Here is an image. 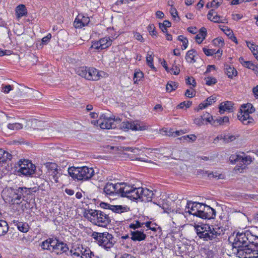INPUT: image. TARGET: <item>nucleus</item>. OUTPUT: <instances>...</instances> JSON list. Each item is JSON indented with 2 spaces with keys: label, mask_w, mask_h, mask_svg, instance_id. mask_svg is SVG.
I'll return each instance as SVG.
<instances>
[{
  "label": "nucleus",
  "mask_w": 258,
  "mask_h": 258,
  "mask_svg": "<svg viewBox=\"0 0 258 258\" xmlns=\"http://www.w3.org/2000/svg\"><path fill=\"white\" fill-rule=\"evenodd\" d=\"M232 245L233 248L237 249V254L239 257L251 258L248 255L258 248V236L249 232L238 233Z\"/></svg>",
  "instance_id": "f257e3e1"
},
{
  "label": "nucleus",
  "mask_w": 258,
  "mask_h": 258,
  "mask_svg": "<svg viewBox=\"0 0 258 258\" xmlns=\"http://www.w3.org/2000/svg\"><path fill=\"white\" fill-rule=\"evenodd\" d=\"M198 236L201 239L209 242V248L215 250L220 246L224 234V228L218 225H204L197 229Z\"/></svg>",
  "instance_id": "f03ea898"
},
{
  "label": "nucleus",
  "mask_w": 258,
  "mask_h": 258,
  "mask_svg": "<svg viewBox=\"0 0 258 258\" xmlns=\"http://www.w3.org/2000/svg\"><path fill=\"white\" fill-rule=\"evenodd\" d=\"M109 215V213L100 210L89 209L85 212L84 216L95 225L106 227L111 222Z\"/></svg>",
  "instance_id": "7ed1b4c3"
},
{
  "label": "nucleus",
  "mask_w": 258,
  "mask_h": 258,
  "mask_svg": "<svg viewBox=\"0 0 258 258\" xmlns=\"http://www.w3.org/2000/svg\"><path fill=\"white\" fill-rule=\"evenodd\" d=\"M68 173L74 179L79 180H87L91 179L94 175V170L93 168L87 166L71 167L69 168Z\"/></svg>",
  "instance_id": "20e7f679"
},
{
  "label": "nucleus",
  "mask_w": 258,
  "mask_h": 258,
  "mask_svg": "<svg viewBox=\"0 0 258 258\" xmlns=\"http://www.w3.org/2000/svg\"><path fill=\"white\" fill-rule=\"evenodd\" d=\"M92 236L100 246L107 250L112 247L116 242L112 235L107 232H94Z\"/></svg>",
  "instance_id": "39448f33"
},
{
  "label": "nucleus",
  "mask_w": 258,
  "mask_h": 258,
  "mask_svg": "<svg viewBox=\"0 0 258 258\" xmlns=\"http://www.w3.org/2000/svg\"><path fill=\"white\" fill-rule=\"evenodd\" d=\"M9 193L11 195L9 196V199H6L10 203L12 204H19L22 202V200L30 195V190L28 188L25 187H19L17 188H11L8 190Z\"/></svg>",
  "instance_id": "423d86ee"
},
{
  "label": "nucleus",
  "mask_w": 258,
  "mask_h": 258,
  "mask_svg": "<svg viewBox=\"0 0 258 258\" xmlns=\"http://www.w3.org/2000/svg\"><path fill=\"white\" fill-rule=\"evenodd\" d=\"M19 166V169L18 172L20 173V175L32 177L33 175L34 174V176L36 177L40 174L39 173L37 172L36 166L28 160L24 159L20 160Z\"/></svg>",
  "instance_id": "0eeeda50"
},
{
  "label": "nucleus",
  "mask_w": 258,
  "mask_h": 258,
  "mask_svg": "<svg viewBox=\"0 0 258 258\" xmlns=\"http://www.w3.org/2000/svg\"><path fill=\"white\" fill-rule=\"evenodd\" d=\"M75 71L79 76L88 80L97 81L100 77L98 70L94 68L81 67L76 68Z\"/></svg>",
  "instance_id": "6e6552de"
},
{
  "label": "nucleus",
  "mask_w": 258,
  "mask_h": 258,
  "mask_svg": "<svg viewBox=\"0 0 258 258\" xmlns=\"http://www.w3.org/2000/svg\"><path fill=\"white\" fill-rule=\"evenodd\" d=\"M216 214V212L215 209L209 206L202 203L197 217L202 219H211L215 217Z\"/></svg>",
  "instance_id": "1a4fd4ad"
},
{
  "label": "nucleus",
  "mask_w": 258,
  "mask_h": 258,
  "mask_svg": "<svg viewBox=\"0 0 258 258\" xmlns=\"http://www.w3.org/2000/svg\"><path fill=\"white\" fill-rule=\"evenodd\" d=\"M242 154V156L239 154L232 155L229 158L232 163L239 162V167L241 169H244L246 166L249 164L252 161L251 158L249 156H245L243 153Z\"/></svg>",
  "instance_id": "9d476101"
},
{
  "label": "nucleus",
  "mask_w": 258,
  "mask_h": 258,
  "mask_svg": "<svg viewBox=\"0 0 258 258\" xmlns=\"http://www.w3.org/2000/svg\"><path fill=\"white\" fill-rule=\"evenodd\" d=\"M147 126L143 122H140L138 120L134 121H124L120 125L121 129L132 130L133 131H144L147 129Z\"/></svg>",
  "instance_id": "9b49d317"
},
{
  "label": "nucleus",
  "mask_w": 258,
  "mask_h": 258,
  "mask_svg": "<svg viewBox=\"0 0 258 258\" xmlns=\"http://www.w3.org/2000/svg\"><path fill=\"white\" fill-rule=\"evenodd\" d=\"M46 167L48 176L56 183L58 182V178L61 173L60 172V169L58 168V165L54 163H47Z\"/></svg>",
  "instance_id": "f8f14e48"
},
{
  "label": "nucleus",
  "mask_w": 258,
  "mask_h": 258,
  "mask_svg": "<svg viewBox=\"0 0 258 258\" xmlns=\"http://www.w3.org/2000/svg\"><path fill=\"white\" fill-rule=\"evenodd\" d=\"M124 197H126L131 200H137L140 199L141 200V194L142 190L141 187L136 188L127 185L126 187Z\"/></svg>",
  "instance_id": "ddd939ff"
},
{
  "label": "nucleus",
  "mask_w": 258,
  "mask_h": 258,
  "mask_svg": "<svg viewBox=\"0 0 258 258\" xmlns=\"http://www.w3.org/2000/svg\"><path fill=\"white\" fill-rule=\"evenodd\" d=\"M101 208L105 210H111L112 212L120 214L129 211L130 208L127 206H123L121 205H112L106 203L102 202L100 204Z\"/></svg>",
  "instance_id": "4468645a"
},
{
  "label": "nucleus",
  "mask_w": 258,
  "mask_h": 258,
  "mask_svg": "<svg viewBox=\"0 0 258 258\" xmlns=\"http://www.w3.org/2000/svg\"><path fill=\"white\" fill-rule=\"evenodd\" d=\"M201 204L202 203L198 202L188 201L185 207V210L187 209L188 211H185V212L197 217Z\"/></svg>",
  "instance_id": "2eb2a0df"
},
{
  "label": "nucleus",
  "mask_w": 258,
  "mask_h": 258,
  "mask_svg": "<svg viewBox=\"0 0 258 258\" xmlns=\"http://www.w3.org/2000/svg\"><path fill=\"white\" fill-rule=\"evenodd\" d=\"M250 113H251L244 112L243 111H240L237 114V117L244 124L248 125L253 124L254 120L252 117L250 116L249 114Z\"/></svg>",
  "instance_id": "dca6fc26"
},
{
  "label": "nucleus",
  "mask_w": 258,
  "mask_h": 258,
  "mask_svg": "<svg viewBox=\"0 0 258 258\" xmlns=\"http://www.w3.org/2000/svg\"><path fill=\"white\" fill-rule=\"evenodd\" d=\"M114 187V196H120L124 197L125 192L127 191L126 187L127 184L124 182L116 183L113 184Z\"/></svg>",
  "instance_id": "f3484780"
},
{
  "label": "nucleus",
  "mask_w": 258,
  "mask_h": 258,
  "mask_svg": "<svg viewBox=\"0 0 258 258\" xmlns=\"http://www.w3.org/2000/svg\"><path fill=\"white\" fill-rule=\"evenodd\" d=\"M131 239L134 241H141L146 238V235L144 230L131 231Z\"/></svg>",
  "instance_id": "a211bd4d"
},
{
  "label": "nucleus",
  "mask_w": 258,
  "mask_h": 258,
  "mask_svg": "<svg viewBox=\"0 0 258 258\" xmlns=\"http://www.w3.org/2000/svg\"><path fill=\"white\" fill-rule=\"evenodd\" d=\"M141 201L144 202H150L152 200L154 194L153 191L148 188L141 187Z\"/></svg>",
  "instance_id": "6ab92c4d"
},
{
  "label": "nucleus",
  "mask_w": 258,
  "mask_h": 258,
  "mask_svg": "<svg viewBox=\"0 0 258 258\" xmlns=\"http://www.w3.org/2000/svg\"><path fill=\"white\" fill-rule=\"evenodd\" d=\"M114 121L115 118L109 117L108 119L100 121V127L102 129L114 128L116 127V125L114 124Z\"/></svg>",
  "instance_id": "aec40b11"
},
{
  "label": "nucleus",
  "mask_w": 258,
  "mask_h": 258,
  "mask_svg": "<svg viewBox=\"0 0 258 258\" xmlns=\"http://www.w3.org/2000/svg\"><path fill=\"white\" fill-rule=\"evenodd\" d=\"M233 103L231 101L222 102L219 107L220 113L223 114L226 111L229 112H232L233 109Z\"/></svg>",
  "instance_id": "412c9836"
},
{
  "label": "nucleus",
  "mask_w": 258,
  "mask_h": 258,
  "mask_svg": "<svg viewBox=\"0 0 258 258\" xmlns=\"http://www.w3.org/2000/svg\"><path fill=\"white\" fill-rule=\"evenodd\" d=\"M69 248L67 244L62 241H60L59 243L54 247L52 252H54L57 254L66 252L69 250Z\"/></svg>",
  "instance_id": "4be33fe9"
},
{
  "label": "nucleus",
  "mask_w": 258,
  "mask_h": 258,
  "mask_svg": "<svg viewBox=\"0 0 258 258\" xmlns=\"http://www.w3.org/2000/svg\"><path fill=\"white\" fill-rule=\"evenodd\" d=\"M224 69L225 74L228 76V78L230 79H232L237 75V71L231 66L225 64Z\"/></svg>",
  "instance_id": "5701e85b"
},
{
  "label": "nucleus",
  "mask_w": 258,
  "mask_h": 258,
  "mask_svg": "<svg viewBox=\"0 0 258 258\" xmlns=\"http://www.w3.org/2000/svg\"><path fill=\"white\" fill-rule=\"evenodd\" d=\"M12 158V155L10 153L0 149V163H4L8 160L10 161Z\"/></svg>",
  "instance_id": "b1692460"
},
{
  "label": "nucleus",
  "mask_w": 258,
  "mask_h": 258,
  "mask_svg": "<svg viewBox=\"0 0 258 258\" xmlns=\"http://www.w3.org/2000/svg\"><path fill=\"white\" fill-rule=\"evenodd\" d=\"M16 16L18 18L25 16L27 14V9L24 5H20L16 8Z\"/></svg>",
  "instance_id": "393cba45"
},
{
  "label": "nucleus",
  "mask_w": 258,
  "mask_h": 258,
  "mask_svg": "<svg viewBox=\"0 0 258 258\" xmlns=\"http://www.w3.org/2000/svg\"><path fill=\"white\" fill-rule=\"evenodd\" d=\"M197 53L196 50L194 49L188 50L186 54L185 59L190 63H195L196 61L195 58Z\"/></svg>",
  "instance_id": "a878e982"
},
{
  "label": "nucleus",
  "mask_w": 258,
  "mask_h": 258,
  "mask_svg": "<svg viewBox=\"0 0 258 258\" xmlns=\"http://www.w3.org/2000/svg\"><path fill=\"white\" fill-rule=\"evenodd\" d=\"M229 122V118L227 116L219 117L213 120L212 125L214 126H217L219 125H222L224 123Z\"/></svg>",
  "instance_id": "bb28decb"
},
{
  "label": "nucleus",
  "mask_w": 258,
  "mask_h": 258,
  "mask_svg": "<svg viewBox=\"0 0 258 258\" xmlns=\"http://www.w3.org/2000/svg\"><path fill=\"white\" fill-rule=\"evenodd\" d=\"M114 187L113 183L107 182L103 188L104 192L108 196H114Z\"/></svg>",
  "instance_id": "cd10ccee"
},
{
  "label": "nucleus",
  "mask_w": 258,
  "mask_h": 258,
  "mask_svg": "<svg viewBox=\"0 0 258 258\" xmlns=\"http://www.w3.org/2000/svg\"><path fill=\"white\" fill-rule=\"evenodd\" d=\"M8 230V223L5 220L0 219V236L5 235Z\"/></svg>",
  "instance_id": "c85d7f7f"
},
{
  "label": "nucleus",
  "mask_w": 258,
  "mask_h": 258,
  "mask_svg": "<svg viewBox=\"0 0 258 258\" xmlns=\"http://www.w3.org/2000/svg\"><path fill=\"white\" fill-rule=\"evenodd\" d=\"M99 43H100V46H101V49H104L111 44V41L109 37H104L99 40Z\"/></svg>",
  "instance_id": "c756f323"
},
{
  "label": "nucleus",
  "mask_w": 258,
  "mask_h": 258,
  "mask_svg": "<svg viewBox=\"0 0 258 258\" xmlns=\"http://www.w3.org/2000/svg\"><path fill=\"white\" fill-rule=\"evenodd\" d=\"M240 111L252 113L254 112L255 108L251 103H247L241 106Z\"/></svg>",
  "instance_id": "7c9ffc66"
},
{
  "label": "nucleus",
  "mask_w": 258,
  "mask_h": 258,
  "mask_svg": "<svg viewBox=\"0 0 258 258\" xmlns=\"http://www.w3.org/2000/svg\"><path fill=\"white\" fill-rule=\"evenodd\" d=\"M178 87V84L173 81H169L166 85V90L168 92L175 90Z\"/></svg>",
  "instance_id": "2f4dec72"
},
{
  "label": "nucleus",
  "mask_w": 258,
  "mask_h": 258,
  "mask_svg": "<svg viewBox=\"0 0 258 258\" xmlns=\"http://www.w3.org/2000/svg\"><path fill=\"white\" fill-rule=\"evenodd\" d=\"M18 230L22 232L26 233L29 229V226L28 224L23 222H19L17 224Z\"/></svg>",
  "instance_id": "473e14b6"
},
{
  "label": "nucleus",
  "mask_w": 258,
  "mask_h": 258,
  "mask_svg": "<svg viewBox=\"0 0 258 258\" xmlns=\"http://www.w3.org/2000/svg\"><path fill=\"white\" fill-rule=\"evenodd\" d=\"M246 44L248 48L251 50L253 55L258 53V46L255 44L251 43L250 42L246 41Z\"/></svg>",
  "instance_id": "72a5a7b5"
},
{
  "label": "nucleus",
  "mask_w": 258,
  "mask_h": 258,
  "mask_svg": "<svg viewBox=\"0 0 258 258\" xmlns=\"http://www.w3.org/2000/svg\"><path fill=\"white\" fill-rule=\"evenodd\" d=\"M81 17L80 14L78 15L74 22V26L76 28H81L85 26L81 19Z\"/></svg>",
  "instance_id": "f704fd0d"
},
{
  "label": "nucleus",
  "mask_w": 258,
  "mask_h": 258,
  "mask_svg": "<svg viewBox=\"0 0 258 258\" xmlns=\"http://www.w3.org/2000/svg\"><path fill=\"white\" fill-rule=\"evenodd\" d=\"M144 224V223L137 220L135 221V223L131 224L129 225V227L134 230H137V229L142 227Z\"/></svg>",
  "instance_id": "c9c22d12"
},
{
  "label": "nucleus",
  "mask_w": 258,
  "mask_h": 258,
  "mask_svg": "<svg viewBox=\"0 0 258 258\" xmlns=\"http://www.w3.org/2000/svg\"><path fill=\"white\" fill-rule=\"evenodd\" d=\"M152 54H149L148 52L146 56V61L148 66L153 70H155V68L153 64V57L152 56Z\"/></svg>",
  "instance_id": "e433bc0d"
},
{
  "label": "nucleus",
  "mask_w": 258,
  "mask_h": 258,
  "mask_svg": "<svg viewBox=\"0 0 258 258\" xmlns=\"http://www.w3.org/2000/svg\"><path fill=\"white\" fill-rule=\"evenodd\" d=\"M8 127L12 130H18L23 128V125L20 123H9Z\"/></svg>",
  "instance_id": "4c0bfd02"
},
{
  "label": "nucleus",
  "mask_w": 258,
  "mask_h": 258,
  "mask_svg": "<svg viewBox=\"0 0 258 258\" xmlns=\"http://www.w3.org/2000/svg\"><path fill=\"white\" fill-rule=\"evenodd\" d=\"M48 241L49 242V244L50 245V248L51 249V251L54 249V247L56 246V245L59 243L60 241H59L56 238H48Z\"/></svg>",
  "instance_id": "58836bf2"
},
{
  "label": "nucleus",
  "mask_w": 258,
  "mask_h": 258,
  "mask_svg": "<svg viewBox=\"0 0 258 258\" xmlns=\"http://www.w3.org/2000/svg\"><path fill=\"white\" fill-rule=\"evenodd\" d=\"M243 66L248 69H252L258 73V67L254 66L251 61H247L244 62Z\"/></svg>",
  "instance_id": "ea45409f"
},
{
  "label": "nucleus",
  "mask_w": 258,
  "mask_h": 258,
  "mask_svg": "<svg viewBox=\"0 0 258 258\" xmlns=\"http://www.w3.org/2000/svg\"><path fill=\"white\" fill-rule=\"evenodd\" d=\"M213 44L215 46L222 47L224 45V40L221 37H218V38H215L213 40Z\"/></svg>",
  "instance_id": "a19ab883"
},
{
  "label": "nucleus",
  "mask_w": 258,
  "mask_h": 258,
  "mask_svg": "<svg viewBox=\"0 0 258 258\" xmlns=\"http://www.w3.org/2000/svg\"><path fill=\"white\" fill-rule=\"evenodd\" d=\"M205 80L206 81V85L208 86L213 85L217 83V79L212 77L205 78Z\"/></svg>",
  "instance_id": "79ce46f5"
},
{
  "label": "nucleus",
  "mask_w": 258,
  "mask_h": 258,
  "mask_svg": "<svg viewBox=\"0 0 258 258\" xmlns=\"http://www.w3.org/2000/svg\"><path fill=\"white\" fill-rule=\"evenodd\" d=\"M177 39L181 41V43H182V46L183 48H182V49H185L187 48L188 46V40L186 38H184L183 36L179 35Z\"/></svg>",
  "instance_id": "37998d69"
},
{
  "label": "nucleus",
  "mask_w": 258,
  "mask_h": 258,
  "mask_svg": "<svg viewBox=\"0 0 258 258\" xmlns=\"http://www.w3.org/2000/svg\"><path fill=\"white\" fill-rule=\"evenodd\" d=\"M219 28L227 36H230V35L232 34V33H233L232 31L230 28H229L227 26H219Z\"/></svg>",
  "instance_id": "c03bdc74"
},
{
  "label": "nucleus",
  "mask_w": 258,
  "mask_h": 258,
  "mask_svg": "<svg viewBox=\"0 0 258 258\" xmlns=\"http://www.w3.org/2000/svg\"><path fill=\"white\" fill-rule=\"evenodd\" d=\"M148 30L151 35H152V36H156L157 32L155 30V27L154 24H150L148 26Z\"/></svg>",
  "instance_id": "a18cd8bd"
},
{
  "label": "nucleus",
  "mask_w": 258,
  "mask_h": 258,
  "mask_svg": "<svg viewBox=\"0 0 258 258\" xmlns=\"http://www.w3.org/2000/svg\"><path fill=\"white\" fill-rule=\"evenodd\" d=\"M211 21L213 22H214V23H225V19L222 20L221 19V17L220 16L218 15H216L214 16L213 18L211 19Z\"/></svg>",
  "instance_id": "49530a36"
},
{
  "label": "nucleus",
  "mask_w": 258,
  "mask_h": 258,
  "mask_svg": "<svg viewBox=\"0 0 258 258\" xmlns=\"http://www.w3.org/2000/svg\"><path fill=\"white\" fill-rule=\"evenodd\" d=\"M144 76V74L141 72H137L134 74V82L137 83L138 81H140Z\"/></svg>",
  "instance_id": "de8ad7c7"
},
{
  "label": "nucleus",
  "mask_w": 258,
  "mask_h": 258,
  "mask_svg": "<svg viewBox=\"0 0 258 258\" xmlns=\"http://www.w3.org/2000/svg\"><path fill=\"white\" fill-rule=\"evenodd\" d=\"M91 255H93V256H94V253L91 251L90 250H85L84 251V253H82L81 257L82 258H93V257H91Z\"/></svg>",
  "instance_id": "09e8293b"
},
{
  "label": "nucleus",
  "mask_w": 258,
  "mask_h": 258,
  "mask_svg": "<svg viewBox=\"0 0 258 258\" xmlns=\"http://www.w3.org/2000/svg\"><path fill=\"white\" fill-rule=\"evenodd\" d=\"M202 116H203L204 121L206 120L207 122L212 124L213 120V117L212 115H211L209 113L206 112Z\"/></svg>",
  "instance_id": "8fccbe9b"
},
{
  "label": "nucleus",
  "mask_w": 258,
  "mask_h": 258,
  "mask_svg": "<svg viewBox=\"0 0 258 258\" xmlns=\"http://www.w3.org/2000/svg\"><path fill=\"white\" fill-rule=\"evenodd\" d=\"M203 50L204 53L207 56H212L213 54L216 53L215 49H207L204 47Z\"/></svg>",
  "instance_id": "3c124183"
},
{
  "label": "nucleus",
  "mask_w": 258,
  "mask_h": 258,
  "mask_svg": "<svg viewBox=\"0 0 258 258\" xmlns=\"http://www.w3.org/2000/svg\"><path fill=\"white\" fill-rule=\"evenodd\" d=\"M223 0H213L210 3V7L217 8L222 3Z\"/></svg>",
  "instance_id": "603ef678"
},
{
  "label": "nucleus",
  "mask_w": 258,
  "mask_h": 258,
  "mask_svg": "<svg viewBox=\"0 0 258 258\" xmlns=\"http://www.w3.org/2000/svg\"><path fill=\"white\" fill-rule=\"evenodd\" d=\"M170 12L174 20H176V18H177L178 20H179L180 18L178 16V12L175 8L172 7L170 9Z\"/></svg>",
  "instance_id": "864d4df0"
},
{
  "label": "nucleus",
  "mask_w": 258,
  "mask_h": 258,
  "mask_svg": "<svg viewBox=\"0 0 258 258\" xmlns=\"http://www.w3.org/2000/svg\"><path fill=\"white\" fill-rule=\"evenodd\" d=\"M192 104V102L190 101H183L180 103L178 105V107L179 108H183L184 107H186V108H188Z\"/></svg>",
  "instance_id": "5fc2aeb1"
},
{
  "label": "nucleus",
  "mask_w": 258,
  "mask_h": 258,
  "mask_svg": "<svg viewBox=\"0 0 258 258\" xmlns=\"http://www.w3.org/2000/svg\"><path fill=\"white\" fill-rule=\"evenodd\" d=\"M186 83L187 85H192L193 87L196 86V83L195 79L193 77H188L186 79Z\"/></svg>",
  "instance_id": "6e6d98bb"
},
{
  "label": "nucleus",
  "mask_w": 258,
  "mask_h": 258,
  "mask_svg": "<svg viewBox=\"0 0 258 258\" xmlns=\"http://www.w3.org/2000/svg\"><path fill=\"white\" fill-rule=\"evenodd\" d=\"M194 123L198 125H202L204 124V119L203 116H200L199 117L196 118L194 119Z\"/></svg>",
  "instance_id": "4d7b16f0"
},
{
  "label": "nucleus",
  "mask_w": 258,
  "mask_h": 258,
  "mask_svg": "<svg viewBox=\"0 0 258 258\" xmlns=\"http://www.w3.org/2000/svg\"><path fill=\"white\" fill-rule=\"evenodd\" d=\"M41 246L43 249H47L51 251L48 239L42 242Z\"/></svg>",
  "instance_id": "13d9d810"
},
{
  "label": "nucleus",
  "mask_w": 258,
  "mask_h": 258,
  "mask_svg": "<svg viewBox=\"0 0 258 258\" xmlns=\"http://www.w3.org/2000/svg\"><path fill=\"white\" fill-rule=\"evenodd\" d=\"M182 138H183V139L184 140H186L187 141H194L196 140V136H195V135H187V136H183L182 137Z\"/></svg>",
  "instance_id": "bf43d9fd"
},
{
  "label": "nucleus",
  "mask_w": 258,
  "mask_h": 258,
  "mask_svg": "<svg viewBox=\"0 0 258 258\" xmlns=\"http://www.w3.org/2000/svg\"><path fill=\"white\" fill-rule=\"evenodd\" d=\"M159 27H166L169 28L171 26V23L168 20H164L163 23H160L159 24Z\"/></svg>",
  "instance_id": "052dcab7"
},
{
  "label": "nucleus",
  "mask_w": 258,
  "mask_h": 258,
  "mask_svg": "<svg viewBox=\"0 0 258 258\" xmlns=\"http://www.w3.org/2000/svg\"><path fill=\"white\" fill-rule=\"evenodd\" d=\"M70 252L71 253L72 255H74L77 256H80V254L82 253V251L80 250L79 247H78L77 249H71Z\"/></svg>",
  "instance_id": "680f3d73"
},
{
  "label": "nucleus",
  "mask_w": 258,
  "mask_h": 258,
  "mask_svg": "<svg viewBox=\"0 0 258 258\" xmlns=\"http://www.w3.org/2000/svg\"><path fill=\"white\" fill-rule=\"evenodd\" d=\"M206 174H208V176L210 178H219L220 176H221V174H218L216 172L214 173L213 172L212 173H208L207 171H205Z\"/></svg>",
  "instance_id": "e2e57ef3"
},
{
  "label": "nucleus",
  "mask_w": 258,
  "mask_h": 258,
  "mask_svg": "<svg viewBox=\"0 0 258 258\" xmlns=\"http://www.w3.org/2000/svg\"><path fill=\"white\" fill-rule=\"evenodd\" d=\"M236 139V137L234 136L233 135H230V136H225L223 140L226 142H229L234 141Z\"/></svg>",
  "instance_id": "0e129e2a"
},
{
  "label": "nucleus",
  "mask_w": 258,
  "mask_h": 258,
  "mask_svg": "<svg viewBox=\"0 0 258 258\" xmlns=\"http://www.w3.org/2000/svg\"><path fill=\"white\" fill-rule=\"evenodd\" d=\"M81 19L84 25V26L87 25L90 21V19L88 17L83 16V15H81Z\"/></svg>",
  "instance_id": "69168bd1"
},
{
  "label": "nucleus",
  "mask_w": 258,
  "mask_h": 258,
  "mask_svg": "<svg viewBox=\"0 0 258 258\" xmlns=\"http://www.w3.org/2000/svg\"><path fill=\"white\" fill-rule=\"evenodd\" d=\"M171 74H173L174 75H178L180 72V69L178 67L176 66L175 68H172L171 69H169V72Z\"/></svg>",
  "instance_id": "338daca9"
},
{
  "label": "nucleus",
  "mask_w": 258,
  "mask_h": 258,
  "mask_svg": "<svg viewBox=\"0 0 258 258\" xmlns=\"http://www.w3.org/2000/svg\"><path fill=\"white\" fill-rule=\"evenodd\" d=\"M215 101L216 98L213 97V96H210L205 100V102H206L207 103L208 106L211 105L212 103H214Z\"/></svg>",
  "instance_id": "774afa93"
}]
</instances>
